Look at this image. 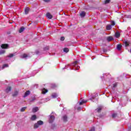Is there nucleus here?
<instances>
[{
	"mask_svg": "<svg viewBox=\"0 0 131 131\" xmlns=\"http://www.w3.org/2000/svg\"><path fill=\"white\" fill-rule=\"evenodd\" d=\"M38 104H39V105H40V104H42V102H41V101H39V102H38Z\"/></svg>",
	"mask_w": 131,
	"mask_h": 131,
	"instance_id": "53",
	"label": "nucleus"
},
{
	"mask_svg": "<svg viewBox=\"0 0 131 131\" xmlns=\"http://www.w3.org/2000/svg\"><path fill=\"white\" fill-rule=\"evenodd\" d=\"M89 100H90V101H92V102H97L98 101V98H90Z\"/></svg>",
	"mask_w": 131,
	"mask_h": 131,
	"instance_id": "28",
	"label": "nucleus"
},
{
	"mask_svg": "<svg viewBox=\"0 0 131 131\" xmlns=\"http://www.w3.org/2000/svg\"><path fill=\"white\" fill-rule=\"evenodd\" d=\"M70 69L71 70V68H70Z\"/></svg>",
	"mask_w": 131,
	"mask_h": 131,
	"instance_id": "61",
	"label": "nucleus"
},
{
	"mask_svg": "<svg viewBox=\"0 0 131 131\" xmlns=\"http://www.w3.org/2000/svg\"><path fill=\"white\" fill-rule=\"evenodd\" d=\"M113 89H115V88H116V86H117V83H115L114 84H113Z\"/></svg>",
	"mask_w": 131,
	"mask_h": 131,
	"instance_id": "36",
	"label": "nucleus"
},
{
	"mask_svg": "<svg viewBox=\"0 0 131 131\" xmlns=\"http://www.w3.org/2000/svg\"><path fill=\"white\" fill-rule=\"evenodd\" d=\"M26 109H27V106L23 107L20 109V112H24V111H25V110H26Z\"/></svg>",
	"mask_w": 131,
	"mask_h": 131,
	"instance_id": "26",
	"label": "nucleus"
},
{
	"mask_svg": "<svg viewBox=\"0 0 131 131\" xmlns=\"http://www.w3.org/2000/svg\"><path fill=\"white\" fill-rule=\"evenodd\" d=\"M50 50V47L49 46L45 47L43 48V51H49Z\"/></svg>",
	"mask_w": 131,
	"mask_h": 131,
	"instance_id": "31",
	"label": "nucleus"
},
{
	"mask_svg": "<svg viewBox=\"0 0 131 131\" xmlns=\"http://www.w3.org/2000/svg\"><path fill=\"white\" fill-rule=\"evenodd\" d=\"M53 113H54V112H52V113H51V114H53Z\"/></svg>",
	"mask_w": 131,
	"mask_h": 131,
	"instance_id": "58",
	"label": "nucleus"
},
{
	"mask_svg": "<svg viewBox=\"0 0 131 131\" xmlns=\"http://www.w3.org/2000/svg\"><path fill=\"white\" fill-rule=\"evenodd\" d=\"M25 30V28L24 27H21L19 30V33H22Z\"/></svg>",
	"mask_w": 131,
	"mask_h": 131,
	"instance_id": "18",
	"label": "nucleus"
},
{
	"mask_svg": "<svg viewBox=\"0 0 131 131\" xmlns=\"http://www.w3.org/2000/svg\"><path fill=\"white\" fill-rule=\"evenodd\" d=\"M127 29L128 30H129V29H130V27H128V28H127Z\"/></svg>",
	"mask_w": 131,
	"mask_h": 131,
	"instance_id": "55",
	"label": "nucleus"
},
{
	"mask_svg": "<svg viewBox=\"0 0 131 131\" xmlns=\"http://www.w3.org/2000/svg\"><path fill=\"white\" fill-rule=\"evenodd\" d=\"M98 52V50H96V52Z\"/></svg>",
	"mask_w": 131,
	"mask_h": 131,
	"instance_id": "60",
	"label": "nucleus"
},
{
	"mask_svg": "<svg viewBox=\"0 0 131 131\" xmlns=\"http://www.w3.org/2000/svg\"><path fill=\"white\" fill-rule=\"evenodd\" d=\"M18 94H19L18 91H15L14 93L12 94V97H17V96H18Z\"/></svg>",
	"mask_w": 131,
	"mask_h": 131,
	"instance_id": "24",
	"label": "nucleus"
},
{
	"mask_svg": "<svg viewBox=\"0 0 131 131\" xmlns=\"http://www.w3.org/2000/svg\"><path fill=\"white\" fill-rule=\"evenodd\" d=\"M90 99H96V95H92V98H91Z\"/></svg>",
	"mask_w": 131,
	"mask_h": 131,
	"instance_id": "48",
	"label": "nucleus"
},
{
	"mask_svg": "<svg viewBox=\"0 0 131 131\" xmlns=\"http://www.w3.org/2000/svg\"><path fill=\"white\" fill-rule=\"evenodd\" d=\"M94 58H92V60H94Z\"/></svg>",
	"mask_w": 131,
	"mask_h": 131,
	"instance_id": "59",
	"label": "nucleus"
},
{
	"mask_svg": "<svg viewBox=\"0 0 131 131\" xmlns=\"http://www.w3.org/2000/svg\"><path fill=\"white\" fill-rule=\"evenodd\" d=\"M68 67L65 66L64 68H62V70H64V69H68Z\"/></svg>",
	"mask_w": 131,
	"mask_h": 131,
	"instance_id": "52",
	"label": "nucleus"
},
{
	"mask_svg": "<svg viewBox=\"0 0 131 131\" xmlns=\"http://www.w3.org/2000/svg\"><path fill=\"white\" fill-rule=\"evenodd\" d=\"M55 116L54 115H49V123H53L54 121H55Z\"/></svg>",
	"mask_w": 131,
	"mask_h": 131,
	"instance_id": "4",
	"label": "nucleus"
},
{
	"mask_svg": "<svg viewBox=\"0 0 131 131\" xmlns=\"http://www.w3.org/2000/svg\"><path fill=\"white\" fill-rule=\"evenodd\" d=\"M125 78H129V77H126V76H125Z\"/></svg>",
	"mask_w": 131,
	"mask_h": 131,
	"instance_id": "56",
	"label": "nucleus"
},
{
	"mask_svg": "<svg viewBox=\"0 0 131 131\" xmlns=\"http://www.w3.org/2000/svg\"><path fill=\"white\" fill-rule=\"evenodd\" d=\"M39 109H38V107H35L33 108L32 109V112H33V113H35V112H37L38 111Z\"/></svg>",
	"mask_w": 131,
	"mask_h": 131,
	"instance_id": "19",
	"label": "nucleus"
},
{
	"mask_svg": "<svg viewBox=\"0 0 131 131\" xmlns=\"http://www.w3.org/2000/svg\"><path fill=\"white\" fill-rule=\"evenodd\" d=\"M81 102H83V104H84V103H86V102H88V100H84V99H82L81 100Z\"/></svg>",
	"mask_w": 131,
	"mask_h": 131,
	"instance_id": "45",
	"label": "nucleus"
},
{
	"mask_svg": "<svg viewBox=\"0 0 131 131\" xmlns=\"http://www.w3.org/2000/svg\"><path fill=\"white\" fill-rule=\"evenodd\" d=\"M45 90H46V89H44V90L42 91V93L43 95L47 94V93H48V92H49V91L48 90H46V91H45Z\"/></svg>",
	"mask_w": 131,
	"mask_h": 131,
	"instance_id": "33",
	"label": "nucleus"
},
{
	"mask_svg": "<svg viewBox=\"0 0 131 131\" xmlns=\"http://www.w3.org/2000/svg\"><path fill=\"white\" fill-rule=\"evenodd\" d=\"M17 52H14L13 53H10L7 56V58H13V57H15V56H17Z\"/></svg>",
	"mask_w": 131,
	"mask_h": 131,
	"instance_id": "6",
	"label": "nucleus"
},
{
	"mask_svg": "<svg viewBox=\"0 0 131 131\" xmlns=\"http://www.w3.org/2000/svg\"><path fill=\"white\" fill-rule=\"evenodd\" d=\"M124 43L125 47L126 48L127 47H129V44L130 43V41H128V40H125L123 42Z\"/></svg>",
	"mask_w": 131,
	"mask_h": 131,
	"instance_id": "8",
	"label": "nucleus"
},
{
	"mask_svg": "<svg viewBox=\"0 0 131 131\" xmlns=\"http://www.w3.org/2000/svg\"><path fill=\"white\" fill-rule=\"evenodd\" d=\"M56 127V124H52L51 125V128L52 129H54Z\"/></svg>",
	"mask_w": 131,
	"mask_h": 131,
	"instance_id": "34",
	"label": "nucleus"
},
{
	"mask_svg": "<svg viewBox=\"0 0 131 131\" xmlns=\"http://www.w3.org/2000/svg\"><path fill=\"white\" fill-rule=\"evenodd\" d=\"M128 91H125V89L124 88H123V94H127V92H128Z\"/></svg>",
	"mask_w": 131,
	"mask_h": 131,
	"instance_id": "41",
	"label": "nucleus"
},
{
	"mask_svg": "<svg viewBox=\"0 0 131 131\" xmlns=\"http://www.w3.org/2000/svg\"><path fill=\"white\" fill-rule=\"evenodd\" d=\"M121 48H122V45H121V44H118L117 45V50H118V51H121Z\"/></svg>",
	"mask_w": 131,
	"mask_h": 131,
	"instance_id": "16",
	"label": "nucleus"
},
{
	"mask_svg": "<svg viewBox=\"0 0 131 131\" xmlns=\"http://www.w3.org/2000/svg\"><path fill=\"white\" fill-rule=\"evenodd\" d=\"M130 130H131V126L128 127L127 130L128 131H130Z\"/></svg>",
	"mask_w": 131,
	"mask_h": 131,
	"instance_id": "51",
	"label": "nucleus"
},
{
	"mask_svg": "<svg viewBox=\"0 0 131 131\" xmlns=\"http://www.w3.org/2000/svg\"><path fill=\"white\" fill-rule=\"evenodd\" d=\"M46 17H47V18H48V19H52V18H53V15H52V14H51L50 13V12H47V13H46Z\"/></svg>",
	"mask_w": 131,
	"mask_h": 131,
	"instance_id": "9",
	"label": "nucleus"
},
{
	"mask_svg": "<svg viewBox=\"0 0 131 131\" xmlns=\"http://www.w3.org/2000/svg\"><path fill=\"white\" fill-rule=\"evenodd\" d=\"M45 3H49L50 0H43Z\"/></svg>",
	"mask_w": 131,
	"mask_h": 131,
	"instance_id": "50",
	"label": "nucleus"
},
{
	"mask_svg": "<svg viewBox=\"0 0 131 131\" xmlns=\"http://www.w3.org/2000/svg\"><path fill=\"white\" fill-rule=\"evenodd\" d=\"M3 54H5V51L4 50L0 51V55H3Z\"/></svg>",
	"mask_w": 131,
	"mask_h": 131,
	"instance_id": "46",
	"label": "nucleus"
},
{
	"mask_svg": "<svg viewBox=\"0 0 131 131\" xmlns=\"http://www.w3.org/2000/svg\"><path fill=\"white\" fill-rule=\"evenodd\" d=\"M30 10V9L29 7L26 8V9H25V13L26 15H27V14H28V13H29Z\"/></svg>",
	"mask_w": 131,
	"mask_h": 131,
	"instance_id": "20",
	"label": "nucleus"
},
{
	"mask_svg": "<svg viewBox=\"0 0 131 131\" xmlns=\"http://www.w3.org/2000/svg\"><path fill=\"white\" fill-rule=\"evenodd\" d=\"M62 110L64 111V108Z\"/></svg>",
	"mask_w": 131,
	"mask_h": 131,
	"instance_id": "62",
	"label": "nucleus"
},
{
	"mask_svg": "<svg viewBox=\"0 0 131 131\" xmlns=\"http://www.w3.org/2000/svg\"><path fill=\"white\" fill-rule=\"evenodd\" d=\"M36 115H33L31 118V120H32V121H34V120H36Z\"/></svg>",
	"mask_w": 131,
	"mask_h": 131,
	"instance_id": "17",
	"label": "nucleus"
},
{
	"mask_svg": "<svg viewBox=\"0 0 131 131\" xmlns=\"http://www.w3.org/2000/svg\"><path fill=\"white\" fill-rule=\"evenodd\" d=\"M106 40L108 42L111 41L112 40H114V38L112 36H108L107 37Z\"/></svg>",
	"mask_w": 131,
	"mask_h": 131,
	"instance_id": "12",
	"label": "nucleus"
},
{
	"mask_svg": "<svg viewBox=\"0 0 131 131\" xmlns=\"http://www.w3.org/2000/svg\"><path fill=\"white\" fill-rule=\"evenodd\" d=\"M35 100H36L35 97H34L32 99H29V103L31 104V103H33L34 102V101H35Z\"/></svg>",
	"mask_w": 131,
	"mask_h": 131,
	"instance_id": "25",
	"label": "nucleus"
},
{
	"mask_svg": "<svg viewBox=\"0 0 131 131\" xmlns=\"http://www.w3.org/2000/svg\"><path fill=\"white\" fill-rule=\"evenodd\" d=\"M42 124H43V121L41 120L38 121L37 123L34 124V128H38L39 125H42Z\"/></svg>",
	"mask_w": 131,
	"mask_h": 131,
	"instance_id": "2",
	"label": "nucleus"
},
{
	"mask_svg": "<svg viewBox=\"0 0 131 131\" xmlns=\"http://www.w3.org/2000/svg\"><path fill=\"white\" fill-rule=\"evenodd\" d=\"M63 52L64 53H68V52H69V49H68V48H64L63 49Z\"/></svg>",
	"mask_w": 131,
	"mask_h": 131,
	"instance_id": "29",
	"label": "nucleus"
},
{
	"mask_svg": "<svg viewBox=\"0 0 131 131\" xmlns=\"http://www.w3.org/2000/svg\"><path fill=\"white\" fill-rule=\"evenodd\" d=\"M111 0H105V4L107 5V4H109Z\"/></svg>",
	"mask_w": 131,
	"mask_h": 131,
	"instance_id": "38",
	"label": "nucleus"
},
{
	"mask_svg": "<svg viewBox=\"0 0 131 131\" xmlns=\"http://www.w3.org/2000/svg\"><path fill=\"white\" fill-rule=\"evenodd\" d=\"M62 119L63 122H67L68 121V116L67 115H64L62 116Z\"/></svg>",
	"mask_w": 131,
	"mask_h": 131,
	"instance_id": "7",
	"label": "nucleus"
},
{
	"mask_svg": "<svg viewBox=\"0 0 131 131\" xmlns=\"http://www.w3.org/2000/svg\"><path fill=\"white\" fill-rule=\"evenodd\" d=\"M62 106H63V104H60V107Z\"/></svg>",
	"mask_w": 131,
	"mask_h": 131,
	"instance_id": "57",
	"label": "nucleus"
},
{
	"mask_svg": "<svg viewBox=\"0 0 131 131\" xmlns=\"http://www.w3.org/2000/svg\"><path fill=\"white\" fill-rule=\"evenodd\" d=\"M78 63V61L76 60L71 63V66H73V67L75 68V69L74 68L72 69V70H78V69L80 68V67H79V66L77 65Z\"/></svg>",
	"mask_w": 131,
	"mask_h": 131,
	"instance_id": "1",
	"label": "nucleus"
},
{
	"mask_svg": "<svg viewBox=\"0 0 131 131\" xmlns=\"http://www.w3.org/2000/svg\"><path fill=\"white\" fill-rule=\"evenodd\" d=\"M130 33H131V31L130 32Z\"/></svg>",
	"mask_w": 131,
	"mask_h": 131,
	"instance_id": "63",
	"label": "nucleus"
},
{
	"mask_svg": "<svg viewBox=\"0 0 131 131\" xmlns=\"http://www.w3.org/2000/svg\"><path fill=\"white\" fill-rule=\"evenodd\" d=\"M33 88H35L36 86V89H38V84H34L33 85Z\"/></svg>",
	"mask_w": 131,
	"mask_h": 131,
	"instance_id": "39",
	"label": "nucleus"
},
{
	"mask_svg": "<svg viewBox=\"0 0 131 131\" xmlns=\"http://www.w3.org/2000/svg\"><path fill=\"white\" fill-rule=\"evenodd\" d=\"M51 88H52V89H55V88H56V84H51Z\"/></svg>",
	"mask_w": 131,
	"mask_h": 131,
	"instance_id": "35",
	"label": "nucleus"
},
{
	"mask_svg": "<svg viewBox=\"0 0 131 131\" xmlns=\"http://www.w3.org/2000/svg\"><path fill=\"white\" fill-rule=\"evenodd\" d=\"M11 91H12V88L11 86H9L7 87L6 88V89L5 90V92L6 93H7V94L9 92H11Z\"/></svg>",
	"mask_w": 131,
	"mask_h": 131,
	"instance_id": "15",
	"label": "nucleus"
},
{
	"mask_svg": "<svg viewBox=\"0 0 131 131\" xmlns=\"http://www.w3.org/2000/svg\"><path fill=\"white\" fill-rule=\"evenodd\" d=\"M52 99H56V98L58 97V95L57 93H53L52 95Z\"/></svg>",
	"mask_w": 131,
	"mask_h": 131,
	"instance_id": "22",
	"label": "nucleus"
},
{
	"mask_svg": "<svg viewBox=\"0 0 131 131\" xmlns=\"http://www.w3.org/2000/svg\"><path fill=\"white\" fill-rule=\"evenodd\" d=\"M125 18H129L130 19H131V15H125Z\"/></svg>",
	"mask_w": 131,
	"mask_h": 131,
	"instance_id": "42",
	"label": "nucleus"
},
{
	"mask_svg": "<svg viewBox=\"0 0 131 131\" xmlns=\"http://www.w3.org/2000/svg\"><path fill=\"white\" fill-rule=\"evenodd\" d=\"M102 52L103 53H107V50L104 48H103Z\"/></svg>",
	"mask_w": 131,
	"mask_h": 131,
	"instance_id": "44",
	"label": "nucleus"
},
{
	"mask_svg": "<svg viewBox=\"0 0 131 131\" xmlns=\"http://www.w3.org/2000/svg\"><path fill=\"white\" fill-rule=\"evenodd\" d=\"M79 105H83V103L82 101H81V102H79Z\"/></svg>",
	"mask_w": 131,
	"mask_h": 131,
	"instance_id": "54",
	"label": "nucleus"
},
{
	"mask_svg": "<svg viewBox=\"0 0 131 131\" xmlns=\"http://www.w3.org/2000/svg\"><path fill=\"white\" fill-rule=\"evenodd\" d=\"M27 57H28V55L26 54H24L23 55H21V58H23V59H26Z\"/></svg>",
	"mask_w": 131,
	"mask_h": 131,
	"instance_id": "27",
	"label": "nucleus"
},
{
	"mask_svg": "<svg viewBox=\"0 0 131 131\" xmlns=\"http://www.w3.org/2000/svg\"><path fill=\"white\" fill-rule=\"evenodd\" d=\"M111 23H112V25L113 26H115V21H114V20H112V21H111Z\"/></svg>",
	"mask_w": 131,
	"mask_h": 131,
	"instance_id": "43",
	"label": "nucleus"
},
{
	"mask_svg": "<svg viewBox=\"0 0 131 131\" xmlns=\"http://www.w3.org/2000/svg\"><path fill=\"white\" fill-rule=\"evenodd\" d=\"M9 47V44H2L1 45V48L2 49H8Z\"/></svg>",
	"mask_w": 131,
	"mask_h": 131,
	"instance_id": "13",
	"label": "nucleus"
},
{
	"mask_svg": "<svg viewBox=\"0 0 131 131\" xmlns=\"http://www.w3.org/2000/svg\"><path fill=\"white\" fill-rule=\"evenodd\" d=\"M29 95H30V91L28 90L25 93V94L24 95L23 97L26 98V97H27V96H29Z\"/></svg>",
	"mask_w": 131,
	"mask_h": 131,
	"instance_id": "10",
	"label": "nucleus"
},
{
	"mask_svg": "<svg viewBox=\"0 0 131 131\" xmlns=\"http://www.w3.org/2000/svg\"><path fill=\"white\" fill-rule=\"evenodd\" d=\"M118 115V114L116 113H113L112 114V118H113V119L116 118V117H117V116Z\"/></svg>",
	"mask_w": 131,
	"mask_h": 131,
	"instance_id": "14",
	"label": "nucleus"
},
{
	"mask_svg": "<svg viewBox=\"0 0 131 131\" xmlns=\"http://www.w3.org/2000/svg\"><path fill=\"white\" fill-rule=\"evenodd\" d=\"M60 40H61V41H64V40H65V37H64V36H61V37H60Z\"/></svg>",
	"mask_w": 131,
	"mask_h": 131,
	"instance_id": "37",
	"label": "nucleus"
},
{
	"mask_svg": "<svg viewBox=\"0 0 131 131\" xmlns=\"http://www.w3.org/2000/svg\"><path fill=\"white\" fill-rule=\"evenodd\" d=\"M111 29H112V25H109L106 26L107 30H111Z\"/></svg>",
	"mask_w": 131,
	"mask_h": 131,
	"instance_id": "23",
	"label": "nucleus"
},
{
	"mask_svg": "<svg viewBox=\"0 0 131 131\" xmlns=\"http://www.w3.org/2000/svg\"><path fill=\"white\" fill-rule=\"evenodd\" d=\"M7 67H9V64H3L2 67V69H5V68H7Z\"/></svg>",
	"mask_w": 131,
	"mask_h": 131,
	"instance_id": "30",
	"label": "nucleus"
},
{
	"mask_svg": "<svg viewBox=\"0 0 131 131\" xmlns=\"http://www.w3.org/2000/svg\"><path fill=\"white\" fill-rule=\"evenodd\" d=\"M42 101H45V102H48L49 100H48V98H45L44 99H42Z\"/></svg>",
	"mask_w": 131,
	"mask_h": 131,
	"instance_id": "49",
	"label": "nucleus"
},
{
	"mask_svg": "<svg viewBox=\"0 0 131 131\" xmlns=\"http://www.w3.org/2000/svg\"><path fill=\"white\" fill-rule=\"evenodd\" d=\"M103 76H101V78L102 80V81H104V80H108V79H110V75L103 74Z\"/></svg>",
	"mask_w": 131,
	"mask_h": 131,
	"instance_id": "3",
	"label": "nucleus"
},
{
	"mask_svg": "<svg viewBox=\"0 0 131 131\" xmlns=\"http://www.w3.org/2000/svg\"><path fill=\"white\" fill-rule=\"evenodd\" d=\"M103 108H104V106H103L102 105L98 106V108H97L96 109H95V112H97L98 113H101Z\"/></svg>",
	"mask_w": 131,
	"mask_h": 131,
	"instance_id": "5",
	"label": "nucleus"
},
{
	"mask_svg": "<svg viewBox=\"0 0 131 131\" xmlns=\"http://www.w3.org/2000/svg\"><path fill=\"white\" fill-rule=\"evenodd\" d=\"M104 116H105V114L102 113V114L99 115V117H100V118H103Z\"/></svg>",
	"mask_w": 131,
	"mask_h": 131,
	"instance_id": "32",
	"label": "nucleus"
},
{
	"mask_svg": "<svg viewBox=\"0 0 131 131\" xmlns=\"http://www.w3.org/2000/svg\"><path fill=\"white\" fill-rule=\"evenodd\" d=\"M115 36L116 38H119V37H120V33H119V32H117L115 33Z\"/></svg>",
	"mask_w": 131,
	"mask_h": 131,
	"instance_id": "21",
	"label": "nucleus"
},
{
	"mask_svg": "<svg viewBox=\"0 0 131 131\" xmlns=\"http://www.w3.org/2000/svg\"><path fill=\"white\" fill-rule=\"evenodd\" d=\"M39 51H38V50H36L35 51V55H39Z\"/></svg>",
	"mask_w": 131,
	"mask_h": 131,
	"instance_id": "40",
	"label": "nucleus"
},
{
	"mask_svg": "<svg viewBox=\"0 0 131 131\" xmlns=\"http://www.w3.org/2000/svg\"><path fill=\"white\" fill-rule=\"evenodd\" d=\"M85 15H86V13H85V12H84V11H82L80 13V16L81 18H84V17H85Z\"/></svg>",
	"mask_w": 131,
	"mask_h": 131,
	"instance_id": "11",
	"label": "nucleus"
},
{
	"mask_svg": "<svg viewBox=\"0 0 131 131\" xmlns=\"http://www.w3.org/2000/svg\"><path fill=\"white\" fill-rule=\"evenodd\" d=\"M77 110L78 111H80V110H81V107H80V106L78 107L77 108Z\"/></svg>",
	"mask_w": 131,
	"mask_h": 131,
	"instance_id": "47",
	"label": "nucleus"
}]
</instances>
